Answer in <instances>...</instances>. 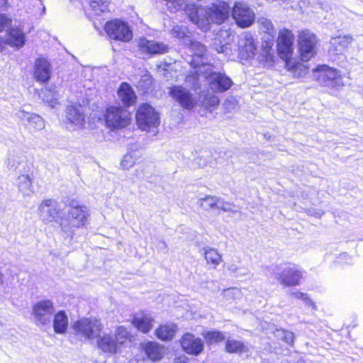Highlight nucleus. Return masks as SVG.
<instances>
[{"label":"nucleus","instance_id":"61","mask_svg":"<svg viewBox=\"0 0 363 363\" xmlns=\"http://www.w3.org/2000/svg\"><path fill=\"white\" fill-rule=\"evenodd\" d=\"M45 6H43V11H45Z\"/></svg>","mask_w":363,"mask_h":363},{"label":"nucleus","instance_id":"7","mask_svg":"<svg viewBox=\"0 0 363 363\" xmlns=\"http://www.w3.org/2000/svg\"><path fill=\"white\" fill-rule=\"evenodd\" d=\"M104 30L112 40L127 43L133 38V32L128 24L119 19L106 22L104 26Z\"/></svg>","mask_w":363,"mask_h":363},{"label":"nucleus","instance_id":"20","mask_svg":"<svg viewBox=\"0 0 363 363\" xmlns=\"http://www.w3.org/2000/svg\"><path fill=\"white\" fill-rule=\"evenodd\" d=\"M138 47L141 52L152 55L164 54L168 52L169 47L162 42L140 38L138 40Z\"/></svg>","mask_w":363,"mask_h":363},{"label":"nucleus","instance_id":"12","mask_svg":"<svg viewBox=\"0 0 363 363\" xmlns=\"http://www.w3.org/2000/svg\"><path fill=\"white\" fill-rule=\"evenodd\" d=\"M188 40L186 42V47L189 48L193 55L190 63L194 67L199 68L198 72H200L201 69L204 70L208 68V65H211L204 62L206 48L200 42L192 40Z\"/></svg>","mask_w":363,"mask_h":363},{"label":"nucleus","instance_id":"1","mask_svg":"<svg viewBox=\"0 0 363 363\" xmlns=\"http://www.w3.org/2000/svg\"><path fill=\"white\" fill-rule=\"evenodd\" d=\"M184 11L189 20L201 30L207 31L211 24L221 25L230 17L231 8L229 4L222 0H216L206 6H197L189 3Z\"/></svg>","mask_w":363,"mask_h":363},{"label":"nucleus","instance_id":"51","mask_svg":"<svg viewBox=\"0 0 363 363\" xmlns=\"http://www.w3.org/2000/svg\"><path fill=\"white\" fill-rule=\"evenodd\" d=\"M225 108L230 111L235 108V100L233 98L228 99L225 101Z\"/></svg>","mask_w":363,"mask_h":363},{"label":"nucleus","instance_id":"11","mask_svg":"<svg viewBox=\"0 0 363 363\" xmlns=\"http://www.w3.org/2000/svg\"><path fill=\"white\" fill-rule=\"evenodd\" d=\"M169 93L172 99L185 109L191 110L198 104L197 96L182 86H173Z\"/></svg>","mask_w":363,"mask_h":363},{"label":"nucleus","instance_id":"55","mask_svg":"<svg viewBox=\"0 0 363 363\" xmlns=\"http://www.w3.org/2000/svg\"><path fill=\"white\" fill-rule=\"evenodd\" d=\"M227 268L230 272L233 273L237 272L238 269V267L234 263L228 264Z\"/></svg>","mask_w":363,"mask_h":363},{"label":"nucleus","instance_id":"53","mask_svg":"<svg viewBox=\"0 0 363 363\" xmlns=\"http://www.w3.org/2000/svg\"><path fill=\"white\" fill-rule=\"evenodd\" d=\"M290 296L291 297L298 298V299H302L303 301L306 298V294L300 291H296V292H291Z\"/></svg>","mask_w":363,"mask_h":363},{"label":"nucleus","instance_id":"57","mask_svg":"<svg viewBox=\"0 0 363 363\" xmlns=\"http://www.w3.org/2000/svg\"><path fill=\"white\" fill-rule=\"evenodd\" d=\"M304 302L306 305L311 306L313 309L316 308L315 304L306 296V298H305Z\"/></svg>","mask_w":363,"mask_h":363},{"label":"nucleus","instance_id":"24","mask_svg":"<svg viewBox=\"0 0 363 363\" xmlns=\"http://www.w3.org/2000/svg\"><path fill=\"white\" fill-rule=\"evenodd\" d=\"M352 40L350 35L333 37L330 40L329 52L335 55L344 52L352 43Z\"/></svg>","mask_w":363,"mask_h":363},{"label":"nucleus","instance_id":"10","mask_svg":"<svg viewBox=\"0 0 363 363\" xmlns=\"http://www.w3.org/2000/svg\"><path fill=\"white\" fill-rule=\"evenodd\" d=\"M316 72L317 80L323 86L337 90L344 86L342 78L336 69L323 65L316 69Z\"/></svg>","mask_w":363,"mask_h":363},{"label":"nucleus","instance_id":"3","mask_svg":"<svg viewBox=\"0 0 363 363\" xmlns=\"http://www.w3.org/2000/svg\"><path fill=\"white\" fill-rule=\"evenodd\" d=\"M135 118L139 128L147 132L155 133L160 123L159 113L147 104H143L138 108Z\"/></svg>","mask_w":363,"mask_h":363},{"label":"nucleus","instance_id":"22","mask_svg":"<svg viewBox=\"0 0 363 363\" xmlns=\"http://www.w3.org/2000/svg\"><path fill=\"white\" fill-rule=\"evenodd\" d=\"M50 74V63L44 58L37 59L34 65V77L36 81L46 82L49 80Z\"/></svg>","mask_w":363,"mask_h":363},{"label":"nucleus","instance_id":"25","mask_svg":"<svg viewBox=\"0 0 363 363\" xmlns=\"http://www.w3.org/2000/svg\"><path fill=\"white\" fill-rule=\"evenodd\" d=\"M16 186L23 196H30L34 192L32 178L26 171L17 177Z\"/></svg>","mask_w":363,"mask_h":363},{"label":"nucleus","instance_id":"5","mask_svg":"<svg viewBox=\"0 0 363 363\" xmlns=\"http://www.w3.org/2000/svg\"><path fill=\"white\" fill-rule=\"evenodd\" d=\"M76 335L87 340L99 337L103 325L101 321L95 318H82L73 325Z\"/></svg>","mask_w":363,"mask_h":363},{"label":"nucleus","instance_id":"46","mask_svg":"<svg viewBox=\"0 0 363 363\" xmlns=\"http://www.w3.org/2000/svg\"><path fill=\"white\" fill-rule=\"evenodd\" d=\"M134 164L135 160L130 154L125 155L121 163L123 169H129L132 167Z\"/></svg>","mask_w":363,"mask_h":363},{"label":"nucleus","instance_id":"2","mask_svg":"<svg viewBox=\"0 0 363 363\" xmlns=\"http://www.w3.org/2000/svg\"><path fill=\"white\" fill-rule=\"evenodd\" d=\"M89 217V211L88 208L84 206H79L75 201H72L69 204L68 219L61 222V229L67 235L72 236L76 228L85 226Z\"/></svg>","mask_w":363,"mask_h":363},{"label":"nucleus","instance_id":"50","mask_svg":"<svg viewBox=\"0 0 363 363\" xmlns=\"http://www.w3.org/2000/svg\"><path fill=\"white\" fill-rule=\"evenodd\" d=\"M294 333L290 331L286 330L282 340L286 342L287 344L291 345L294 342Z\"/></svg>","mask_w":363,"mask_h":363},{"label":"nucleus","instance_id":"42","mask_svg":"<svg viewBox=\"0 0 363 363\" xmlns=\"http://www.w3.org/2000/svg\"><path fill=\"white\" fill-rule=\"evenodd\" d=\"M222 295L228 301H233L242 297V291L236 287L228 288L223 291Z\"/></svg>","mask_w":363,"mask_h":363},{"label":"nucleus","instance_id":"27","mask_svg":"<svg viewBox=\"0 0 363 363\" xmlns=\"http://www.w3.org/2000/svg\"><path fill=\"white\" fill-rule=\"evenodd\" d=\"M52 327L55 333L65 334L68 328V317L64 311H60L53 315Z\"/></svg>","mask_w":363,"mask_h":363},{"label":"nucleus","instance_id":"26","mask_svg":"<svg viewBox=\"0 0 363 363\" xmlns=\"http://www.w3.org/2000/svg\"><path fill=\"white\" fill-rule=\"evenodd\" d=\"M142 348L147 357L152 361L160 360L165 353L164 347L155 342L144 343L142 345Z\"/></svg>","mask_w":363,"mask_h":363},{"label":"nucleus","instance_id":"13","mask_svg":"<svg viewBox=\"0 0 363 363\" xmlns=\"http://www.w3.org/2000/svg\"><path fill=\"white\" fill-rule=\"evenodd\" d=\"M232 15L238 26L247 28L255 21V13L245 4L235 3L233 9Z\"/></svg>","mask_w":363,"mask_h":363},{"label":"nucleus","instance_id":"19","mask_svg":"<svg viewBox=\"0 0 363 363\" xmlns=\"http://www.w3.org/2000/svg\"><path fill=\"white\" fill-rule=\"evenodd\" d=\"M240 55L245 59L252 57L257 52V44L250 33H245L238 40Z\"/></svg>","mask_w":363,"mask_h":363},{"label":"nucleus","instance_id":"34","mask_svg":"<svg viewBox=\"0 0 363 363\" xmlns=\"http://www.w3.org/2000/svg\"><path fill=\"white\" fill-rule=\"evenodd\" d=\"M220 37L225 35L227 37V40H225V43L221 44V41L219 38H215L213 47V49L217 51L218 53H225L228 55V44L230 41L233 40V36L228 30H221Z\"/></svg>","mask_w":363,"mask_h":363},{"label":"nucleus","instance_id":"16","mask_svg":"<svg viewBox=\"0 0 363 363\" xmlns=\"http://www.w3.org/2000/svg\"><path fill=\"white\" fill-rule=\"evenodd\" d=\"M38 211L40 218L43 223L55 221L60 213L58 203L51 199H45L39 205Z\"/></svg>","mask_w":363,"mask_h":363},{"label":"nucleus","instance_id":"44","mask_svg":"<svg viewBox=\"0 0 363 363\" xmlns=\"http://www.w3.org/2000/svg\"><path fill=\"white\" fill-rule=\"evenodd\" d=\"M258 23L259 24L261 29L268 33L270 36L273 37L274 33V26L271 21L266 18H260L258 20Z\"/></svg>","mask_w":363,"mask_h":363},{"label":"nucleus","instance_id":"54","mask_svg":"<svg viewBox=\"0 0 363 363\" xmlns=\"http://www.w3.org/2000/svg\"><path fill=\"white\" fill-rule=\"evenodd\" d=\"M187 359L186 356H180L175 358L173 363H187Z\"/></svg>","mask_w":363,"mask_h":363},{"label":"nucleus","instance_id":"47","mask_svg":"<svg viewBox=\"0 0 363 363\" xmlns=\"http://www.w3.org/2000/svg\"><path fill=\"white\" fill-rule=\"evenodd\" d=\"M233 206L226 201H224L223 199L218 198V205L216 209H220L223 211H233Z\"/></svg>","mask_w":363,"mask_h":363},{"label":"nucleus","instance_id":"41","mask_svg":"<svg viewBox=\"0 0 363 363\" xmlns=\"http://www.w3.org/2000/svg\"><path fill=\"white\" fill-rule=\"evenodd\" d=\"M90 7L96 13L99 14L108 10V0H89Z\"/></svg>","mask_w":363,"mask_h":363},{"label":"nucleus","instance_id":"43","mask_svg":"<svg viewBox=\"0 0 363 363\" xmlns=\"http://www.w3.org/2000/svg\"><path fill=\"white\" fill-rule=\"evenodd\" d=\"M225 348L230 353L240 352L244 350L245 346L240 341L228 339L226 342Z\"/></svg>","mask_w":363,"mask_h":363},{"label":"nucleus","instance_id":"40","mask_svg":"<svg viewBox=\"0 0 363 363\" xmlns=\"http://www.w3.org/2000/svg\"><path fill=\"white\" fill-rule=\"evenodd\" d=\"M114 339L116 343H118L117 346L119 348L130 340V335L127 330L123 326H120L116 330Z\"/></svg>","mask_w":363,"mask_h":363},{"label":"nucleus","instance_id":"38","mask_svg":"<svg viewBox=\"0 0 363 363\" xmlns=\"http://www.w3.org/2000/svg\"><path fill=\"white\" fill-rule=\"evenodd\" d=\"M189 30L186 26H174L172 29V34L174 37L179 38L186 46V42L191 40L189 36Z\"/></svg>","mask_w":363,"mask_h":363},{"label":"nucleus","instance_id":"29","mask_svg":"<svg viewBox=\"0 0 363 363\" xmlns=\"http://www.w3.org/2000/svg\"><path fill=\"white\" fill-rule=\"evenodd\" d=\"M118 95L123 104L127 106L133 105L136 101V95L128 83H122L118 90Z\"/></svg>","mask_w":363,"mask_h":363},{"label":"nucleus","instance_id":"32","mask_svg":"<svg viewBox=\"0 0 363 363\" xmlns=\"http://www.w3.org/2000/svg\"><path fill=\"white\" fill-rule=\"evenodd\" d=\"M204 258L208 266L212 269H216L222 262V256L217 250L206 247L203 248Z\"/></svg>","mask_w":363,"mask_h":363},{"label":"nucleus","instance_id":"15","mask_svg":"<svg viewBox=\"0 0 363 363\" xmlns=\"http://www.w3.org/2000/svg\"><path fill=\"white\" fill-rule=\"evenodd\" d=\"M276 277L285 286H295L300 284L303 272L297 266H289L278 272Z\"/></svg>","mask_w":363,"mask_h":363},{"label":"nucleus","instance_id":"59","mask_svg":"<svg viewBox=\"0 0 363 363\" xmlns=\"http://www.w3.org/2000/svg\"><path fill=\"white\" fill-rule=\"evenodd\" d=\"M161 243H162V247H163L164 248L167 247V245L164 241H161Z\"/></svg>","mask_w":363,"mask_h":363},{"label":"nucleus","instance_id":"28","mask_svg":"<svg viewBox=\"0 0 363 363\" xmlns=\"http://www.w3.org/2000/svg\"><path fill=\"white\" fill-rule=\"evenodd\" d=\"M177 327L174 323L160 325L155 331V336L162 341H170L174 337Z\"/></svg>","mask_w":363,"mask_h":363},{"label":"nucleus","instance_id":"36","mask_svg":"<svg viewBox=\"0 0 363 363\" xmlns=\"http://www.w3.org/2000/svg\"><path fill=\"white\" fill-rule=\"evenodd\" d=\"M202 335L208 345L217 344L225 339V335L220 331H207L203 332Z\"/></svg>","mask_w":363,"mask_h":363},{"label":"nucleus","instance_id":"35","mask_svg":"<svg viewBox=\"0 0 363 363\" xmlns=\"http://www.w3.org/2000/svg\"><path fill=\"white\" fill-rule=\"evenodd\" d=\"M272 43H267L265 47H263L262 53L259 56V60L267 66L272 65L274 59V52L272 48Z\"/></svg>","mask_w":363,"mask_h":363},{"label":"nucleus","instance_id":"52","mask_svg":"<svg viewBox=\"0 0 363 363\" xmlns=\"http://www.w3.org/2000/svg\"><path fill=\"white\" fill-rule=\"evenodd\" d=\"M285 331L286 330L283 329H276L273 330L272 333H274V335L277 339L282 340Z\"/></svg>","mask_w":363,"mask_h":363},{"label":"nucleus","instance_id":"31","mask_svg":"<svg viewBox=\"0 0 363 363\" xmlns=\"http://www.w3.org/2000/svg\"><path fill=\"white\" fill-rule=\"evenodd\" d=\"M116 342L113 337L110 335H99L97 337V345L103 352L107 353H116L118 350Z\"/></svg>","mask_w":363,"mask_h":363},{"label":"nucleus","instance_id":"39","mask_svg":"<svg viewBox=\"0 0 363 363\" xmlns=\"http://www.w3.org/2000/svg\"><path fill=\"white\" fill-rule=\"evenodd\" d=\"M218 198L213 196H206L198 200V204L205 210L216 209Z\"/></svg>","mask_w":363,"mask_h":363},{"label":"nucleus","instance_id":"56","mask_svg":"<svg viewBox=\"0 0 363 363\" xmlns=\"http://www.w3.org/2000/svg\"><path fill=\"white\" fill-rule=\"evenodd\" d=\"M304 302L306 305L311 306L313 309L316 308L315 304L306 296V298H305Z\"/></svg>","mask_w":363,"mask_h":363},{"label":"nucleus","instance_id":"58","mask_svg":"<svg viewBox=\"0 0 363 363\" xmlns=\"http://www.w3.org/2000/svg\"><path fill=\"white\" fill-rule=\"evenodd\" d=\"M4 284V274L0 271V285H2Z\"/></svg>","mask_w":363,"mask_h":363},{"label":"nucleus","instance_id":"17","mask_svg":"<svg viewBox=\"0 0 363 363\" xmlns=\"http://www.w3.org/2000/svg\"><path fill=\"white\" fill-rule=\"evenodd\" d=\"M180 344L185 352L194 356L199 355L204 348L203 340L189 333L182 337Z\"/></svg>","mask_w":363,"mask_h":363},{"label":"nucleus","instance_id":"8","mask_svg":"<svg viewBox=\"0 0 363 363\" xmlns=\"http://www.w3.org/2000/svg\"><path fill=\"white\" fill-rule=\"evenodd\" d=\"M318 40L316 36L308 30L299 33L298 44L301 59L308 62L314 57L317 52Z\"/></svg>","mask_w":363,"mask_h":363},{"label":"nucleus","instance_id":"9","mask_svg":"<svg viewBox=\"0 0 363 363\" xmlns=\"http://www.w3.org/2000/svg\"><path fill=\"white\" fill-rule=\"evenodd\" d=\"M105 121L110 128H123L130 123V113L122 107L111 106L106 109Z\"/></svg>","mask_w":363,"mask_h":363},{"label":"nucleus","instance_id":"6","mask_svg":"<svg viewBox=\"0 0 363 363\" xmlns=\"http://www.w3.org/2000/svg\"><path fill=\"white\" fill-rule=\"evenodd\" d=\"M200 73L204 74L210 89L214 92L226 91L233 84L232 79L225 73L213 71L212 65H208V68L204 70L201 69Z\"/></svg>","mask_w":363,"mask_h":363},{"label":"nucleus","instance_id":"14","mask_svg":"<svg viewBox=\"0 0 363 363\" xmlns=\"http://www.w3.org/2000/svg\"><path fill=\"white\" fill-rule=\"evenodd\" d=\"M294 34L286 28L281 29L277 40V51L281 58L287 60L293 52Z\"/></svg>","mask_w":363,"mask_h":363},{"label":"nucleus","instance_id":"48","mask_svg":"<svg viewBox=\"0 0 363 363\" xmlns=\"http://www.w3.org/2000/svg\"><path fill=\"white\" fill-rule=\"evenodd\" d=\"M220 100L217 96L212 95L209 96L206 102L207 107H214L219 104Z\"/></svg>","mask_w":363,"mask_h":363},{"label":"nucleus","instance_id":"49","mask_svg":"<svg viewBox=\"0 0 363 363\" xmlns=\"http://www.w3.org/2000/svg\"><path fill=\"white\" fill-rule=\"evenodd\" d=\"M10 23V20L4 14L0 13V31L4 30Z\"/></svg>","mask_w":363,"mask_h":363},{"label":"nucleus","instance_id":"18","mask_svg":"<svg viewBox=\"0 0 363 363\" xmlns=\"http://www.w3.org/2000/svg\"><path fill=\"white\" fill-rule=\"evenodd\" d=\"M16 116L18 119L24 122L26 126L30 130L39 131L45 127V121L37 114L20 109L16 113Z\"/></svg>","mask_w":363,"mask_h":363},{"label":"nucleus","instance_id":"23","mask_svg":"<svg viewBox=\"0 0 363 363\" xmlns=\"http://www.w3.org/2000/svg\"><path fill=\"white\" fill-rule=\"evenodd\" d=\"M67 120L77 128H82L85 122L83 107L80 104H72L67 107Z\"/></svg>","mask_w":363,"mask_h":363},{"label":"nucleus","instance_id":"33","mask_svg":"<svg viewBox=\"0 0 363 363\" xmlns=\"http://www.w3.org/2000/svg\"><path fill=\"white\" fill-rule=\"evenodd\" d=\"M26 166L27 164L24 157L14 152L9 155L7 158V167L10 169L26 171Z\"/></svg>","mask_w":363,"mask_h":363},{"label":"nucleus","instance_id":"21","mask_svg":"<svg viewBox=\"0 0 363 363\" xmlns=\"http://www.w3.org/2000/svg\"><path fill=\"white\" fill-rule=\"evenodd\" d=\"M154 322V318L150 314L144 312L135 314L131 321L135 328L145 334L152 330Z\"/></svg>","mask_w":363,"mask_h":363},{"label":"nucleus","instance_id":"37","mask_svg":"<svg viewBox=\"0 0 363 363\" xmlns=\"http://www.w3.org/2000/svg\"><path fill=\"white\" fill-rule=\"evenodd\" d=\"M60 97L59 93L55 91V89H46L43 91V99L50 107L55 108L58 104V99Z\"/></svg>","mask_w":363,"mask_h":363},{"label":"nucleus","instance_id":"60","mask_svg":"<svg viewBox=\"0 0 363 363\" xmlns=\"http://www.w3.org/2000/svg\"><path fill=\"white\" fill-rule=\"evenodd\" d=\"M6 3V0H2V1L0 0V6L5 5Z\"/></svg>","mask_w":363,"mask_h":363},{"label":"nucleus","instance_id":"4","mask_svg":"<svg viewBox=\"0 0 363 363\" xmlns=\"http://www.w3.org/2000/svg\"><path fill=\"white\" fill-rule=\"evenodd\" d=\"M55 308L52 301L41 300L32 306V316L34 323L39 328L46 329L50 327Z\"/></svg>","mask_w":363,"mask_h":363},{"label":"nucleus","instance_id":"30","mask_svg":"<svg viewBox=\"0 0 363 363\" xmlns=\"http://www.w3.org/2000/svg\"><path fill=\"white\" fill-rule=\"evenodd\" d=\"M6 43L8 45L17 48L23 47L26 43L23 31L18 28H11L7 34Z\"/></svg>","mask_w":363,"mask_h":363},{"label":"nucleus","instance_id":"45","mask_svg":"<svg viewBox=\"0 0 363 363\" xmlns=\"http://www.w3.org/2000/svg\"><path fill=\"white\" fill-rule=\"evenodd\" d=\"M152 84V77L148 74H145L143 76L141 77V79L138 83V88L141 89L142 90L146 91L148 90Z\"/></svg>","mask_w":363,"mask_h":363}]
</instances>
